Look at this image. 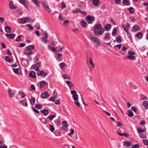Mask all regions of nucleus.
<instances>
[{
    "mask_svg": "<svg viewBox=\"0 0 148 148\" xmlns=\"http://www.w3.org/2000/svg\"><path fill=\"white\" fill-rule=\"evenodd\" d=\"M55 123L56 124L57 126H58L59 127V125L60 123V121L59 120H56L55 121Z\"/></svg>",
    "mask_w": 148,
    "mask_h": 148,
    "instance_id": "52",
    "label": "nucleus"
},
{
    "mask_svg": "<svg viewBox=\"0 0 148 148\" xmlns=\"http://www.w3.org/2000/svg\"><path fill=\"white\" fill-rule=\"evenodd\" d=\"M18 95H20L21 96V98H24L25 96V93L21 91H19V93L18 95ZM16 98L17 99H18V96H17V97Z\"/></svg>",
    "mask_w": 148,
    "mask_h": 148,
    "instance_id": "31",
    "label": "nucleus"
},
{
    "mask_svg": "<svg viewBox=\"0 0 148 148\" xmlns=\"http://www.w3.org/2000/svg\"><path fill=\"white\" fill-rule=\"evenodd\" d=\"M130 24L129 23H127V24L126 26H125V25H123V28L125 30V31L126 32L128 36H130V33L129 32V31L127 29H129L130 28Z\"/></svg>",
    "mask_w": 148,
    "mask_h": 148,
    "instance_id": "6",
    "label": "nucleus"
},
{
    "mask_svg": "<svg viewBox=\"0 0 148 148\" xmlns=\"http://www.w3.org/2000/svg\"><path fill=\"white\" fill-rule=\"evenodd\" d=\"M128 114L127 115L129 117L132 116L134 115L133 112L131 110H128Z\"/></svg>",
    "mask_w": 148,
    "mask_h": 148,
    "instance_id": "33",
    "label": "nucleus"
},
{
    "mask_svg": "<svg viewBox=\"0 0 148 148\" xmlns=\"http://www.w3.org/2000/svg\"><path fill=\"white\" fill-rule=\"evenodd\" d=\"M85 19L87 21L88 24H91L93 22L95 21V18L94 16L88 15L86 17Z\"/></svg>",
    "mask_w": 148,
    "mask_h": 148,
    "instance_id": "4",
    "label": "nucleus"
},
{
    "mask_svg": "<svg viewBox=\"0 0 148 148\" xmlns=\"http://www.w3.org/2000/svg\"><path fill=\"white\" fill-rule=\"evenodd\" d=\"M92 1L93 4L96 6H97L99 2V0H93Z\"/></svg>",
    "mask_w": 148,
    "mask_h": 148,
    "instance_id": "38",
    "label": "nucleus"
},
{
    "mask_svg": "<svg viewBox=\"0 0 148 148\" xmlns=\"http://www.w3.org/2000/svg\"><path fill=\"white\" fill-rule=\"evenodd\" d=\"M111 25L110 24H107L104 27L106 31H108L111 28Z\"/></svg>",
    "mask_w": 148,
    "mask_h": 148,
    "instance_id": "14",
    "label": "nucleus"
},
{
    "mask_svg": "<svg viewBox=\"0 0 148 148\" xmlns=\"http://www.w3.org/2000/svg\"><path fill=\"white\" fill-rule=\"evenodd\" d=\"M9 6L10 9H14L17 8L16 6H15L14 5L12 1H10L9 4Z\"/></svg>",
    "mask_w": 148,
    "mask_h": 148,
    "instance_id": "13",
    "label": "nucleus"
},
{
    "mask_svg": "<svg viewBox=\"0 0 148 148\" xmlns=\"http://www.w3.org/2000/svg\"><path fill=\"white\" fill-rule=\"evenodd\" d=\"M66 83L70 87H73V85L71 83V81L67 80L66 81Z\"/></svg>",
    "mask_w": 148,
    "mask_h": 148,
    "instance_id": "43",
    "label": "nucleus"
},
{
    "mask_svg": "<svg viewBox=\"0 0 148 148\" xmlns=\"http://www.w3.org/2000/svg\"><path fill=\"white\" fill-rule=\"evenodd\" d=\"M46 84V82L45 81H41L40 84V88H43L45 86V84Z\"/></svg>",
    "mask_w": 148,
    "mask_h": 148,
    "instance_id": "30",
    "label": "nucleus"
},
{
    "mask_svg": "<svg viewBox=\"0 0 148 148\" xmlns=\"http://www.w3.org/2000/svg\"><path fill=\"white\" fill-rule=\"evenodd\" d=\"M27 26L29 27V28L31 30H33L34 29V27H33L32 26V25L30 24H28L27 25Z\"/></svg>",
    "mask_w": 148,
    "mask_h": 148,
    "instance_id": "56",
    "label": "nucleus"
},
{
    "mask_svg": "<svg viewBox=\"0 0 148 148\" xmlns=\"http://www.w3.org/2000/svg\"><path fill=\"white\" fill-rule=\"evenodd\" d=\"M32 110L35 113L39 114V111L38 110L36 109L33 106H32Z\"/></svg>",
    "mask_w": 148,
    "mask_h": 148,
    "instance_id": "50",
    "label": "nucleus"
},
{
    "mask_svg": "<svg viewBox=\"0 0 148 148\" xmlns=\"http://www.w3.org/2000/svg\"><path fill=\"white\" fill-rule=\"evenodd\" d=\"M5 31L7 33H9L11 32V29L8 26H7L5 28Z\"/></svg>",
    "mask_w": 148,
    "mask_h": 148,
    "instance_id": "34",
    "label": "nucleus"
},
{
    "mask_svg": "<svg viewBox=\"0 0 148 148\" xmlns=\"http://www.w3.org/2000/svg\"><path fill=\"white\" fill-rule=\"evenodd\" d=\"M12 70L14 73L17 74H19V72L18 71V68L15 69L13 68Z\"/></svg>",
    "mask_w": 148,
    "mask_h": 148,
    "instance_id": "45",
    "label": "nucleus"
},
{
    "mask_svg": "<svg viewBox=\"0 0 148 148\" xmlns=\"http://www.w3.org/2000/svg\"><path fill=\"white\" fill-rule=\"evenodd\" d=\"M42 40L43 42H45V44L47 43V40L44 37H43L42 38Z\"/></svg>",
    "mask_w": 148,
    "mask_h": 148,
    "instance_id": "58",
    "label": "nucleus"
},
{
    "mask_svg": "<svg viewBox=\"0 0 148 148\" xmlns=\"http://www.w3.org/2000/svg\"><path fill=\"white\" fill-rule=\"evenodd\" d=\"M28 59L27 60V62L31 61L32 60V58L31 56H28Z\"/></svg>",
    "mask_w": 148,
    "mask_h": 148,
    "instance_id": "54",
    "label": "nucleus"
},
{
    "mask_svg": "<svg viewBox=\"0 0 148 148\" xmlns=\"http://www.w3.org/2000/svg\"><path fill=\"white\" fill-rule=\"evenodd\" d=\"M26 45V44L21 43L20 44L19 47H22L25 46Z\"/></svg>",
    "mask_w": 148,
    "mask_h": 148,
    "instance_id": "63",
    "label": "nucleus"
},
{
    "mask_svg": "<svg viewBox=\"0 0 148 148\" xmlns=\"http://www.w3.org/2000/svg\"><path fill=\"white\" fill-rule=\"evenodd\" d=\"M56 115H51L47 117V119H50L51 121L53 119L56 117Z\"/></svg>",
    "mask_w": 148,
    "mask_h": 148,
    "instance_id": "42",
    "label": "nucleus"
},
{
    "mask_svg": "<svg viewBox=\"0 0 148 148\" xmlns=\"http://www.w3.org/2000/svg\"><path fill=\"white\" fill-rule=\"evenodd\" d=\"M128 10L130 14H132L134 12V9L133 7H131L128 8Z\"/></svg>",
    "mask_w": 148,
    "mask_h": 148,
    "instance_id": "36",
    "label": "nucleus"
},
{
    "mask_svg": "<svg viewBox=\"0 0 148 148\" xmlns=\"http://www.w3.org/2000/svg\"><path fill=\"white\" fill-rule=\"evenodd\" d=\"M89 37L91 41H93L94 42L97 44L99 43V42L98 38L95 36L92 33H90L89 35Z\"/></svg>",
    "mask_w": 148,
    "mask_h": 148,
    "instance_id": "3",
    "label": "nucleus"
},
{
    "mask_svg": "<svg viewBox=\"0 0 148 148\" xmlns=\"http://www.w3.org/2000/svg\"><path fill=\"white\" fill-rule=\"evenodd\" d=\"M137 130L138 133H142L144 132V130L143 129L140 127L138 128Z\"/></svg>",
    "mask_w": 148,
    "mask_h": 148,
    "instance_id": "41",
    "label": "nucleus"
},
{
    "mask_svg": "<svg viewBox=\"0 0 148 148\" xmlns=\"http://www.w3.org/2000/svg\"><path fill=\"white\" fill-rule=\"evenodd\" d=\"M37 75L38 76H41L42 77H45L48 75V73L44 72L42 71H39L36 73Z\"/></svg>",
    "mask_w": 148,
    "mask_h": 148,
    "instance_id": "7",
    "label": "nucleus"
},
{
    "mask_svg": "<svg viewBox=\"0 0 148 148\" xmlns=\"http://www.w3.org/2000/svg\"><path fill=\"white\" fill-rule=\"evenodd\" d=\"M143 104L145 106V109H147L148 108V102L147 101H143Z\"/></svg>",
    "mask_w": 148,
    "mask_h": 148,
    "instance_id": "32",
    "label": "nucleus"
},
{
    "mask_svg": "<svg viewBox=\"0 0 148 148\" xmlns=\"http://www.w3.org/2000/svg\"><path fill=\"white\" fill-rule=\"evenodd\" d=\"M140 137L142 138H146V136L144 134H141L140 135Z\"/></svg>",
    "mask_w": 148,
    "mask_h": 148,
    "instance_id": "61",
    "label": "nucleus"
},
{
    "mask_svg": "<svg viewBox=\"0 0 148 148\" xmlns=\"http://www.w3.org/2000/svg\"><path fill=\"white\" fill-rule=\"evenodd\" d=\"M122 3L126 5H129L130 4V2L129 0H123Z\"/></svg>",
    "mask_w": 148,
    "mask_h": 148,
    "instance_id": "18",
    "label": "nucleus"
},
{
    "mask_svg": "<svg viewBox=\"0 0 148 148\" xmlns=\"http://www.w3.org/2000/svg\"><path fill=\"white\" fill-rule=\"evenodd\" d=\"M110 34L108 32L106 34V35L104 36V39L105 40L107 39L108 40H110Z\"/></svg>",
    "mask_w": 148,
    "mask_h": 148,
    "instance_id": "17",
    "label": "nucleus"
},
{
    "mask_svg": "<svg viewBox=\"0 0 148 148\" xmlns=\"http://www.w3.org/2000/svg\"><path fill=\"white\" fill-rule=\"evenodd\" d=\"M5 36L7 37L9 39H13L16 36V34H5Z\"/></svg>",
    "mask_w": 148,
    "mask_h": 148,
    "instance_id": "11",
    "label": "nucleus"
},
{
    "mask_svg": "<svg viewBox=\"0 0 148 148\" xmlns=\"http://www.w3.org/2000/svg\"><path fill=\"white\" fill-rule=\"evenodd\" d=\"M73 99L75 101H78V95L77 94L73 95Z\"/></svg>",
    "mask_w": 148,
    "mask_h": 148,
    "instance_id": "44",
    "label": "nucleus"
},
{
    "mask_svg": "<svg viewBox=\"0 0 148 148\" xmlns=\"http://www.w3.org/2000/svg\"><path fill=\"white\" fill-rule=\"evenodd\" d=\"M63 77L66 79H70V77L68 76L66 74H64L63 75Z\"/></svg>",
    "mask_w": 148,
    "mask_h": 148,
    "instance_id": "55",
    "label": "nucleus"
},
{
    "mask_svg": "<svg viewBox=\"0 0 148 148\" xmlns=\"http://www.w3.org/2000/svg\"><path fill=\"white\" fill-rule=\"evenodd\" d=\"M40 112L44 114L45 116L47 115L49 113L47 109H43L40 110Z\"/></svg>",
    "mask_w": 148,
    "mask_h": 148,
    "instance_id": "24",
    "label": "nucleus"
},
{
    "mask_svg": "<svg viewBox=\"0 0 148 148\" xmlns=\"http://www.w3.org/2000/svg\"><path fill=\"white\" fill-rule=\"evenodd\" d=\"M51 44L54 46H56L57 43V42L54 40H52L51 41Z\"/></svg>",
    "mask_w": 148,
    "mask_h": 148,
    "instance_id": "62",
    "label": "nucleus"
},
{
    "mask_svg": "<svg viewBox=\"0 0 148 148\" xmlns=\"http://www.w3.org/2000/svg\"><path fill=\"white\" fill-rule=\"evenodd\" d=\"M89 61L90 64L92 66L93 68L94 67L95 64L90 58L89 59Z\"/></svg>",
    "mask_w": 148,
    "mask_h": 148,
    "instance_id": "48",
    "label": "nucleus"
},
{
    "mask_svg": "<svg viewBox=\"0 0 148 148\" xmlns=\"http://www.w3.org/2000/svg\"><path fill=\"white\" fill-rule=\"evenodd\" d=\"M139 145L138 144H137L132 146L131 148H139Z\"/></svg>",
    "mask_w": 148,
    "mask_h": 148,
    "instance_id": "51",
    "label": "nucleus"
},
{
    "mask_svg": "<svg viewBox=\"0 0 148 148\" xmlns=\"http://www.w3.org/2000/svg\"><path fill=\"white\" fill-rule=\"evenodd\" d=\"M123 144L124 146L125 147L131 146L132 145V144L130 142L125 141H123Z\"/></svg>",
    "mask_w": 148,
    "mask_h": 148,
    "instance_id": "12",
    "label": "nucleus"
},
{
    "mask_svg": "<svg viewBox=\"0 0 148 148\" xmlns=\"http://www.w3.org/2000/svg\"><path fill=\"white\" fill-rule=\"evenodd\" d=\"M42 5L47 12L49 13L51 12V10L49 7L48 3L46 1L42 2Z\"/></svg>",
    "mask_w": 148,
    "mask_h": 148,
    "instance_id": "5",
    "label": "nucleus"
},
{
    "mask_svg": "<svg viewBox=\"0 0 148 148\" xmlns=\"http://www.w3.org/2000/svg\"><path fill=\"white\" fill-rule=\"evenodd\" d=\"M143 141L146 145H148V141L146 139L143 140Z\"/></svg>",
    "mask_w": 148,
    "mask_h": 148,
    "instance_id": "57",
    "label": "nucleus"
},
{
    "mask_svg": "<svg viewBox=\"0 0 148 148\" xmlns=\"http://www.w3.org/2000/svg\"><path fill=\"white\" fill-rule=\"evenodd\" d=\"M8 92L9 95L11 97H13L14 95V93L13 91H11V90L9 89L8 90Z\"/></svg>",
    "mask_w": 148,
    "mask_h": 148,
    "instance_id": "21",
    "label": "nucleus"
},
{
    "mask_svg": "<svg viewBox=\"0 0 148 148\" xmlns=\"http://www.w3.org/2000/svg\"><path fill=\"white\" fill-rule=\"evenodd\" d=\"M49 129L51 132H53L55 128L52 125L50 124L49 125Z\"/></svg>",
    "mask_w": 148,
    "mask_h": 148,
    "instance_id": "40",
    "label": "nucleus"
},
{
    "mask_svg": "<svg viewBox=\"0 0 148 148\" xmlns=\"http://www.w3.org/2000/svg\"><path fill=\"white\" fill-rule=\"evenodd\" d=\"M49 95L48 92L45 91L41 94V97L43 98H48Z\"/></svg>",
    "mask_w": 148,
    "mask_h": 148,
    "instance_id": "10",
    "label": "nucleus"
},
{
    "mask_svg": "<svg viewBox=\"0 0 148 148\" xmlns=\"http://www.w3.org/2000/svg\"><path fill=\"white\" fill-rule=\"evenodd\" d=\"M66 64L64 62H62L59 64L60 66L61 69L63 68L66 66Z\"/></svg>",
    "mask_w": 148,
    "mask_h": 148,
    "instance_id": "46",
    "label": "nucleus"
},
{
    "mask_svg": "<svg viewBox=\"0 0 148 148\" xmlns=\"http://www.w3.org/2000/svg\"><path fill=\"white\" fill-rule=\"evenodd\" d=\"M22 36L21 35H19L18 36L16 39L15 41L17 42L20 41L21 40V37Z\"/></svg>",
    "mask_w": 148,
    "mask_h": 148,
    "instance_id": "49",
    "label": "nucleus"
},
{
    "mask_svg": "<svg viewBox=\"0 0 148 148\" xmlns=\"http://www.w3.org/2000/svg\"><path fill=\"white\" fill-rule=\"evenodd\" d=\"M133 29L134 31H137L140 30V28L139 27L137 26L136 25H135L133 26Z\"/></svg>",
    "mask_w": 148,
    "mask_h": 148,
    "instance_id": "28",
    "label": "nucleus"
},
{
    "mask_svg": "<svg viewBox=\"0 0 148 148\" xmlns=\"http://www.w3.org/2000/svg\"><path fill=\"white\" fill-rule=\"evenodd\" d=\"M29 18L28 17H26L24 18H21L20 19V21L23 24L27 23L29 21Z\"/></svg>",
    "mask_w": 148,
    "mask_h": 148,
    "instance_id": "9",
    "label": "nucleus"
},
{
    "mask_svg": "<svg viewBox=\"0 0 148 148\" xmlns=\"http://www.w3.org/2000/svg\"><path fill=\"white\" fill-rule=\"evenodd\" d=\"M131 109L135 112H136L137 110V109L135 107V106L132 107L131 108Z\"/></svg>",
    "mask_w": 148,
    "mask_h": 148,
    "instance_id": "59",
    "label": "nucleus"
},
{
    "mask_svg": "<svg viewBox=\"0 0 148 148\" xmlns=\"http://www.w3.org/2000/svg\"><path fill=\"white\" fill-rule=\"evenodd\" d=\"M27 49H25L24 52V54L25 55H27V56H29V55H31L33 54V52L32 51H30L29 52H27Z\"/></svg>",
    "mask_w": 148,
    "mask_h": 148,
    "instance_id": "19",
    "label": "nucleus"
},
{
    "mask_svg": "<svg viewBox=\"0 0 148 148\" xmlns=\"http://www.w3.org/2000/svg\"><path fill=\"white\" fill-rule=\"evenodd\" d=\"M129 55L126 57V58L130 60H134L136 59V57L134 56L136 54L134 51L130 50L128 52Z\"/></svg>",
    "mask_w": 148,
    "mask_h": 148,
    "instance_id": "2",
    "label": "nucleus"
},
{
    "mask_svg": "<svg viewBox=\"0 0 148 148\" xmlns=\"http://www.w3.org/2000/svg\"><path fill=\"white\" fill-rule=\"evenodd\" d=\"M0 148H7V147L6 145L3 144L0 146Z\"/></svg>",
    "mask_w": 148,
    "mask_h": 148,
    "instance_id": "64",
    "label": "nucleus"
},
{
    "mask_svg": "<svg viewBox=\"0 0 148 148\" xmlns=\"http://www.w3.org/2000/svg\"><path fill=\"white\" fill-rule=\"evenodd\" d=\"M5 60L6 61H8L10 63L11 62L12 59L9 56H6L5 58Z\"/></svg>",
    "mask_w": 148,
    "mask_h": 148,
    "instance_id": "47",
    "label": "nucleus"
},
{
    "mask_svg": "<svg viewBox=\"0 0 148 148\" xmlns=\"http://www.w3.org/2000/svg\"><path fill=\"white\" fill-rule=\"evenodd\" d=\"M122 46V45L121 44L116 45L114 47V48L115 50H118L121 48Z\"/></svg>",
    "mask_w": 148,
    "mask_h": 148,
    "instance_id": "27",
    "label": "nucleus"
},
{
    "mask_svg": "<svg viewBox=\"0 0 148 148\" xmlns=\"http://www.w3.org/2000/svg\"><path fill=\"white\" fill-rule=\"evenodd\" d=\"M29 76V77H32L34 78H36V73L34 71H32L30 73Z\"/></svg>",
    "mask_w": 148,
    "mask_h": 148,
    "instance_id": "15",
    "label": "nucleus"
},
{
    "mask_svg": "<svg viewBox=\"0 0 148 148\" xmlns=\"http://www.w3.org/2000/svg\"><path fill=\"white\" fill-rule=\"evenodd\" d=\"M117 33V29L116 28L113 29L112 32V35L113 36H115Z\"/></svg>",
    "mask_w": 148,
    "mask_h": 148,
    "instance_id": "35",
    "label": "nucleus"
},
{
    "mask_svg": "<svg viewBox=\"0 0 148 148\" xmlns=\"http://www.w3.org/2000/svg\"><path fill=\"white\" fill-rule=\"evenodd\" d=\"M116 39L117 43H119L121 42V36L120 35L116 37Z\"/></svg>",
    "mask_w": 148,
    "mask_h": 148,
    "instance_id": "29",
    "label": "nucleus"
},
{
    "mask_svg": "<svg viewBox=\"0 0 148 148\" xmlns=\"http://www.w3.org/2000/svg\"><path fill=\"white\" fill-rule=\"evenodd\" d=\"M35 101V99L34 97L32 98L30 101V102L31 104L32 105H34Z\"/></svg>",
    "mask_w": 148,
    "mask_h": 148,
    "instance_id": "39",
    "label": "nucleus"
},
{
    "mask_svg": "<svg viewBox=\"0 0 148 148\" xmlns=\"http://www.w3.org/2000/svg\"><path fill=\"white\" fill-rule=\"evenodd\" d=\"M40 64L39 62H38L32 66L31 69H35L36 71H39V70Z\"/></svg>",
    "mask_w": 148,
    "mask_h": 148,
    "instance_id": "8",
    "label": "nucleus"
},
{
    "mask_svg": "<svg viewBox=\"0 0 148 148\" xmlns=\"http://www.w3.org/2000/svg\"><path fill=\"white\" fill-rule=\"evenodd\" d=\"M94 27V29L93 31L96 36L102 35L104 32V30L100 24L97 23L95 25Z\"/></svg>",
    "mask_w": 148,
    "mask_h": 148,
    "instance_id": "1",
    "label": "nucleus"
},
{
    "mask_svg": "<svg viewBox=\"0 0 148 148\" xmlns=\"http://www.w3.org/2000/svg\"><path fill=\"white\" fill-rule=\"evenodd\" d=\"M61 5L62 8H64L66 7V5L64 2H62L61 3Z\"/></svg>",
    "mask_w": 148,
    "mask_h": 148,
    "instance_id": "60",
    "label": "nucleus"
},
{
    "mask_svg": "<svg viewBox=\"0 0 148 148\" xmlns=\"http://www.w3.org/2000/svg\"><path fill=\"white\" fill-rule=\"evenodd\" d=\"M62 124L63 127V128L64 129H66L68 127L66 121H62Z\"/></svg>",
    "mask_w": 148,
    "mask_h": 148,
    "instance_id": "25",
    "label": "nucleus"
},
{
    "mask_svg": "<svg viewBox=\"0 0 148 148\" xmlns=\"http://www.w3.org/2000/svg\"><path fill=\"white\" fill-rule=\"evenodd\" d=\"M35 107L38 109H42V106L40 104H36L35 105Z\"/></svg>",
    "mask_w": 148,
    "mask_h": 148,
    "instance_id": "37",
    "label": "nucleus"
},
{
    "mask_svg": "<svg viewBox=\"0 0 148 148\" xmlns=\"http://www.w3.org/2000/svg\"><path fill=\"white\" fill-rule=\"evenodd\" d=\"M80 24L83 28H85L87 25V23L84 20H83L80 22Z\"/></svg>",
    "mask_w": 148,
    "mask_h": 148,
    "instance_id": "20",
    "label": "nucleus"
},
{
    "mask_svg": "<svg viewBox=\"0 0 148 148\" xmlns=\"http://www.w3.org/2000/svg\"><path fill=\"white\" fill-rule=\"evenodd\" d=\"M117 132L119 135L120 136H124L126 137H128L129 136V134L127 133H125V132L121 133L119 132L118 131H117Z\"/></svg>",
    "mask_w": 148,
    "mask_h": 148,
    "instance_id": "16",
    "label": "nucleus"
},
{
    "mask_svg": "<svg viewBox=\"0 0 148 148\" xmlns=\"http://www.w3.org/2000/svg\"><path fill=\"white\" fill-rule=\"evenodd\" d=\"M136 36L138 39H140L142 38L143 35L142 32H139L136 35Z\"/></svg>",
    "mask_w": 148,
    "mask_h": 148,
    "instance_id": "23",
    "label": "nucleus"
},
{
    "mask_svg": "<svg viewBox=\"0 0 148 148\" xmlns=\"http://www.w3.org/2000/svg\"><path fill=\"white\" fill-rule=\"evenodd\" d=\"M26 48L27 50H31L34 49L35 46L34 45H32L27 46Z\"/></svg>",
    "mask_w": 148,
    "mask_h": 148,
    "instance_id": "22",
    "label": "nucleus"
},
{
    "mask_svg": "<svg viewBox=\"0 0 148 148\" xmlns=\"http://www.w3.org/2000/svg\"><path fill=\"white\" fill-rule=\"evenodd\" d=\"M32 1L33 2L37 7H39L40 5L39 4L40 2L38 0H32Z\"/></svg>",
    "mask_w": 148,
    "mask_h": 148,
    "instance_id": "26",
    "label": "nucleus"
},
{
    "mask_svg": "<svg viewBox=\"0 0 148 148\" xmlns=\"http://www.w3.org/2000/svg\"><path fill=\"white\" fill-rule=\"evenodd\" d=\"M74 103H75V104L77 105V106L78 107H79L80 106V104L79 101H75L74 102Z\"/></svg>",
    "mask_w": 148,
    "mask_h": 148,
    "instance_id": "53",
    "label": "nucleus"
}]
</instances>
